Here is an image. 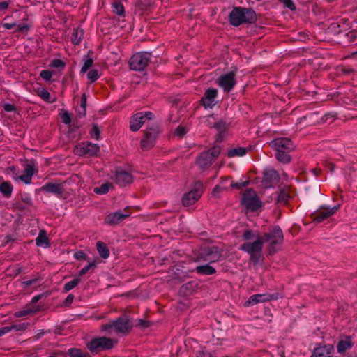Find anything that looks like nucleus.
<instances>
[{
  "label": "nucleus",
  "instance_id": "nucleus-1",
  "mask_svg": "<svg viewBox=\"0 0 357 357\" xmlns=\"http://www.w3.org/2000/svg\"><path fill=\"white\" fill-rule=\"evenodd\" d=\"M256 20L252 10L240 7L234 8L229 15V22L234 26H239L243 23H252Z\"/></svg>",
  "mask_w": 357,
  "mask_h": 357
},
{
  "label": "nucleus",
  "instance_id": "nucleus-2",
  "mask_svg": "<svg viewBox=\"0 0 357 357\" xmlns=\"http://www.w3.org/2000/svg\"><path fill=\"white\" fill-rule=\"evenodd\" d=\"M117 344V340L107 337H98L92 339L86 344L87 349L92 353L112 349Z\"/></svg>",
  "mask_w": 357,
  "mask_h": 357
},
{
  "label": "nucleus",
  "instance_id": "nucleus-3",
  "mask_svg": "<svg viewBox=\"0 0 357 357\" xmlns=\"http://www.w3.org/2000/svg\"><path fill=\"white\" fill-rule=\"evenodd\" d=\"M132 323L128 318H119L102 325V330L105 331H114L117 334L125 335L132 328Z\"/></svg>",
  "mask_w": 357,
  "mask_h": 357
},
{
  "label": "nucleus",
  "instance_id": "nucleus-4",
  "mask_svg": "<svg viewBox=\"0 0 357 357\" xmlns=\"http://www.w3.org/2000/svg\"><path fill=\"white\" fill-rule=\"evenodd\" d=\"M204 261L205 264L196 267V271L199 274L212 275L215 273V269L209 265V264L215 262L219 259L220 255L216 251L206 250L204 252Z\"/></svg>",
  "mask_w": 357,
  "mask_h": 357
},
{
  "label": "nucleus",
  "instance_id": "nucleus-5",
  "mask_svg": "<svg viewBox=\"0 0 357 357\" xmlns=\"http://www.w3.org/2000/svg\"><path fill=\"white\" fill-rule=\"evenodd\" d=\"M266 242L268 243L269 252L274 253L278 250V246L280 245L283 241V234L282 229L275 227L266 235Z\"/></svg>",
  "mask_w": 357,
  "mask_h": 357
},
{
  "label": "nucleus",
  "instance_id": "nucleus-6",
  "mask_svg": "<svg viewBox=\"0 0 357 357\" xmlns=\"http://www.w3.org/2000/svg\"><path fill=\"white\" fill-rule=\"evenodd\" d=\"M151 60V53L148 52H138L134 54L130 61L132 70L141 71L148 65Z\"/></svg>",
  "mask_w": 357,
  "mask_h": 357
},
{
  "label": "nucleus",
  "instance_id": "nucleus-7",
  "mask_svg": "<svg viewBox=\"0 0 357 357\" xmlns=\"http://www.w3.org/2000/svg\"><path fill=\"white\" fill-rule=\"evenodd\" d=\"M220 153V147L214 146L210 150L204 151L200 154L197 158V164L202 169H204L209 166L214 160L219 155Z\"/></svg>",
  "mask_w": 357,
  "mask_h": 357
},
{
  "label": "nucleus",
  "instance_id": "nucleus-8",
  "mask_svg": "<svg viewBox=\"0 0 357 357\" xmlns=\"http://www.w3.org/2000/svg\"><path fill=\"white\" fill-rule=\"evenodd\" d=\"M242 204L250 211H255L261 206V202L251 189L245 190L242 196Z\"/></svg>",
  "mask_w": 357,
  "mask_h": 357
},
{
  "label": "nucleus",
  "instance_id": "nucleus-9",
  "mask_svg": "<svg viewBox=\"0 0 357 357\" xmlns=\"http://www.w3.org/2000/svg\"><path fill=\"white\" fill-rule=\"evenodd\" d=\"M202 193V183L201 182L195 183L193 188L187 193L184 194L182 203L185 206H190L195 204L201 197Z\"/></svg>",
  "mask_w": 357,
  "mask_h": 357
},
{
  "label": "nucleus",
  "instance_id": "nucleus-10",
  "mask_svg": "<svg viewBox=\"0 0 357 357\" xmlns=\"http://www.w3.org/2000/svg\"><path fill=\"white\" fill-rule=\"evenodd\" d=\"M217 83L225 92H229L236 84L234 72H229L220 76Z\"/></svg>",
  "mask_w": 357,
  "mask_h": 357
},
{
  "label": "nucleus",
  "instance_id": "nucleus-11",
  "mask_svg": "<svg viewBox=\"0 0 357 357\" xmlns=\"http://www.w3.org/2000/svg\"><path fill=\"white\" fill-rule=\"evenodd\" d=\"M153 116L150 112L137 113L130 120V130L134 132L139 130L144 123L145 119H151Z\"/></svg>",
  "mask_w": 357,
  "mask_h": 357
},
{
  "label": "nucleus",
  "instance_id": "nucleus-12",
  "mask_svg": "<svg viewBox=\"0 0 357 357\" xmlns=\"http://www.w3.org/2000/svg\"><path fill=\"white\" fill-rule=\"evenodd\" d=\"M77 155H96L99 151V146L91 142H83L77 145L74 150Z\"/></svg>",
  "mask_w": 357,
  "mask_h": 357
},
{
  "label": "nucleus",
  "instance_id": "nucleus-13",
  "mask_svg": "<svg viewBox=\"0 0 357 357\" xmlns=\"http://www.w3.org/2000/svg\"><path fill=\"white\" fill-rule=\"evenodd\" d=\"M158 133L157 128H151L145 133L144 137L141 141V146L143 149L148 150L153 147L155 143Z\"/></svg>",
  "mask_w": 357,
  "mask_h": 357
},
{
  "label": "nucleus",
  "instance_id": "nucleus-14",
  "mask_svg": "<svg viewBox=\"0 0 357 357\" xmlns=\"http://www.w3.org/2000/svg\"><path fill=\"white\" fill-rule=\"evenodd\" d=\"M270 144L276 151H290L294 148V144L289 138H278L271 141Z\"/></svg>",
  "mask_w": 357,
  "mask_h": 357
},
{
  "label": "nucleus",
  "instance_id": "nucleus-15",
  "mask_svg": "<svg viewBox=\"0 0 357 357\" xmlns=\"http://www.w3.org/2000/svg\"><path fill=\"white\" fill-rule=\"evenodd\" d=\"M262 249V241L257 238L254 242H246L242 245V250L251 255L253 257L255 255H259Z\"/></svg>",
  "mask_w": 357,
  "mask_h": 357
},
{
  "label": "nucleus",
  "instance_id": "nucleus-16",
  "mask_svg": "<svg viewBox=\"0 0 357 357\" xmlns=\"http://www.w3.org/2000/svg\"><path fill=\"white\" fill-rule=\"evenodd\" d=\"M338 208L339 205H336L331 208H321L315 214L314 220L317 222H321L325 219L329 218L331 215H333Z\"/></svg>",
  "mask_w": 357,
  "mask_h": 357
},
{
  "label": "nucleus",
  "instance_id": "nucleus-17",
  "mask_svg": "<svg viewBox=\"0 0 357 357\" xmlns=\"http://www.w3.org/2000/svg\"><path fill=\"white\" fill-rule=\"evenodd\" d=\"M217 90L215 89H208L205 92L204 96L202 98V102L205 108H212L215 102L217 97Z\"/></svg>",
  "mask_w": 357,
  "mask_h": 357
},
{
  "label": "nucleus",
  "instance_id": "nucleus-18",
  "mask_svg": "<svg viewBox=\"0 0 357 357\" xmlns=\"http://www.w3.org/2000/svg\"><path fill=\"white\" fill-rule=\"evenodd\" d=\"M278 182V174L273 169H266L264 174V183L266 188H271Z\"/></svg>",
  "mask_w": 357,
  "mask_h": 357
},
{
  "label": "nucleus",
  "instance_id": "nucleus-19",
  "mask_svg": "<svg viewBox=\"0 0 357 357\" xmlns=\"http://www.w3.org/2000/svg\"><path fill=\"white\" fill-rule=\"evenodd\" d=\"M334 351L331 344L319 346L314 349L312 357H331Z\"/></svg>",
  "mask_w": 357,
  "mask_h": 357
},
{
  "label": "nucleus",
  "instance_id": "nucleus-20",
  "mask_svg": "<svg viewBox=\"0 0 357 357\" xmlns=\"http://www.w3.org/2000/svg\"><path fill=\"white\" fill-rule=\"evenodd\" d=\"M112 179L119 185L123 186L132 181V176L130 174L126 172L119 171L116 172Z\"/></svg>",
  "mask_w": 357,
  "mask_h": 357
},
{
  "label": "nucleus",
  "instance_id": "nucleus-21",
  "mask_svg": "<svg viewBox=\"0 0 357 357\" xmlns=\"http://www.w3.org/2000/svg\"><path fill=\"white\" fill-rule=\"evenodd\" d=\"M128 213H123L121 211H117L109 214L105 219V223L107 225H116L123 221L125 218L128 217Z\"/></svg>",
  "mask_w": 357,
  "mask_h": 357
},
{
  "label": "nucleus",
  "instance_id": "nucleus-22",
  "mask_svg": "<svg viewBox=\"0 0 357 357\" xmlns=\"http://www.w3.org/2000/svg\"><path fill=\"white\" fill-rule=\"evenodd\" d=\"M34 173V168L33 165L29 164L27 165L24 170L23 174L15 176V180H20L24 182L25 184H30L31 183L32 176Z\"/></svg>",
  "mask_w": 357,
  "mask_h": 357
},
{
  "label": "nucleus",
  "instance_id": "nucleus-23",
  "mask_svg": "<svg viewBox=\"0 0 357 357\" xmlns=\"http://www.w3.org/2000/svg\"><path fill=\"white\" fill-rule=\"evenodd\" d=\"M273 299V296L267 294H259L251 296L245 302V305H255L259 303H264Z\"/></svg>",
  "mask_w": 357,
  "mask_h": 357
},
{
  "label": "nucleus",
  "instance_id": "nucleus-24",
  "mask_svg": "<svg viewBox=\"0 0 357 357\" xmlns=\"http://www.w3.org/2000/svg\"><path fill=\"white\" fill-rule=\"evenodd\" d=\"M208 126L216 129L220 133H222L226 129V124L222 121H216L215 118L213 116H210L207 119Z\"/></svg>",
  "mask_w": 357,
  "mask_h": 357
},
{
  "label": "nucleus",
  "instance_id": "nucleus-25",
  "mask_svg": "<svg viewBox=\"0 0 357 357\" xmlns=\"http://www.w3.org/2000/svg\"><path fill=\"white\" fill-rule=\"evenodd\" d=\"M39 310L38 307H26L24 310L17 311L15 313V317H22L28 316L30 314H33Z\"/></svg>",
  "mask_w": 357,
  "mask_h": 357
},
{
  "label": "nucleus",
  "instance_id": "nucleus-26",
  "mask_svg": "<svg viewBox=\"0 0 357 357\" xmlns=\"http://www.w3.org/2000/svg\"><path fill=\"white\" fill-rule=\"evenodd\" d=\"M43 190L47 192L55 195L61 194V189L59 184L48 183L43 187Z\"/></svg>",
  "mask_w": 357,
  "mask_h": 357
},
{
  "label": "nucleus",
  "instance_id": "nucleus-27",
  "mask_svg": "<svg viewBox=\"0 0 357 357\" xmlns=\"http://www.w3.org/2000/svg\"><path fill=\"white\" fill-rule=\"evenodd\" d=\"M96 247L99 255L103 258L107 259L109 255V250L104 243L98 241L96 243Z\"/></svg>",
  "mask_w": 357,
  "mask_h": 357
},
{
  "label": "nucleus",
  "instance_id": "nucleus-28",
  "mask_svg": "<svg viewBox=\"0 0 357 357\" xmlns=\"http://www.w3.org/2000/svg\"><path fill=\"white\" fill-rule=\"evenodd\" d=\"M84 36L83 31L79 29H75L73 31L71 36V41L73 44L77 45L79 44Z\"/></svg>",
  "mask_w": 357,
  "mask_h": 357
},
{
  "label": "nucleus",
  "instance_id": "nucleus-29",
  "mask_svg": "<svg viewBox=\"0 0 357 357\" xmlns=\"http://www.w3.org/2000/svg\"><path fill=\"white\" fill-rule=\"evenodd\" d=\"M247 150L243 147H236L230 149L227 155L229 157H242L245 155Z\"/></svg>",
  "mask_w": 357,
  "mask_h": 357
},
{
  "label": "nucleus",
  "instance_id": "nucleus-30",
  "mask_svg": "<svg viewBox=\"0 0 357 357\" xmlns=\"http://www.w3.org/2000/svg\"><path fill=\"white\" fill-rule=\"evenodd\" d=\"M36 243L38 246L43 248H47L49 246L47 237L44 231H40L38 236L36 239Z\"/></svg>",
  "mask_w": 357,
  "mask_h": 357
},
{
  "label": "nucleus",
  "instance_id": "nucleus-31",
  "mask_svg": "<svg viewBox=\"0 0 357 357\" xmlns=\"http://www.w3.org/2000/svg\"><path fill=\"white\" fill-rule=\"evenodd\" d=\"M351 347V342L349 338L340 340L337 346L338 352L342 353Z\"/></svg>",
  "mask_w": 357,
  "mask_h": 357
},
{
  "label": "nucleus",
  "instance_id": "nucleus-32",
  "mask_svg": "<svg viewBox=\"0 0 357 357\" xmlns=\"http://www.w3.org/2000/svg\"><path fill=\"white\" fill-rule=\"evenodd\" d=\"M112 187V184L109 183H105L99 187H96L93 189V192L98 195H105L109 192Z\"/></svg>",
  "mask_w": 357,
  "mask_h": 357
},
{
  "label": "nucleus",
  "instance_id": "nucleus-33",
  "mask_svg": "<svg viewBox=\"0 0 357 357\" xmlns=\"http://www.w3.org/2000/svg\"><path fill=\"white\" fill-rule=\"evenodd\" d=\"M13 191L11 185L8 182H3L0 184V192L6 197H9Z\"/></svg>",
  "mask_w": 357,
  "mask_h": 357
},
{
  "label": "nucleus",
  "instance_id": "nucleus-34",
  "mask_svg": "<svg viewBox=\"0 0 357 357\" xmlns=\"http://www.w3.org/2000/svg\"><path fill=\"white\" fill-rule=\"evenodd\" d=\"M38 95L45 101L47 102H53L54 100L51 99V96L48 91L44 88L38 90Z\"/></svg>",
  "mask_w": 357,
  "mask_h": 357
},
{
  "label": "nucleus",
  "instance_id": "nucleus-35",
  "mask_svg": "<svg viewBox=\"0 0 357 357\" xmlns=\"http://www.w3.org/2000/svg\"><path fill=\"white\" fill-rule=\"evenodd\" d=\"M68 354L70 357H89L88 354L77 348H71L68 350Z\"/></svg>",
  "mask_w": 357,
  "mask_h": 357
},
{
  "label": "nucleus",
  "instance_id": "nucleus-36",
  "mask_svg": "<svg viewBox=\"0 0 357 357\" xmlns=\"http://www.w3.org/2000/svg\"><path fill=\"white\" fill-rule=\"evenodd\" d=\"M289 151H276L275 156L279 161H280L283 163H287V162H289L290 160L289 155L287 153Z\"/></svg>",
  "mask_w": 357,
  "mask_h": 357
},
{
  "label": "nucleus",
  "instance_id": "nucleus-37",
  "mask_svg": "<svg viewBox=\"0 0 357 357\" xmlns=\"http://www.w3.org/2000/svg\"><path fill=\"white\" fill-rule=\"evenodd\" d=\"M112 10L114 13L119 15V17H123L124 8L121 3L114 2L112 4Z\"/></svg>",
  "mask_w": 357,
  "mask_h": 357
},
{
  "label": "nucleus",
  "instance_id": "nucleus-38",
  "mask_svg": "<svg viewBox=\"0 0 357 357\" xmlns=\"http://www.w3.org/2000/svg\"><path fill=\"white\" fill-rule=\"evenodd\" d=\"M100 77V73L98 70L91 69L88 72L87 78L91 82H94Z\"/></svg>",
  "mask_w": 357,
  "mask_h": 357
},
{
  "label": "nucleus",
  "instance_id": "nucleus-39",
  "mask_svg": "<svg viewBox=\"0 0 357 357\" xmlns=\"http://www.w3.org/2000/svg\"><path fill=\"white\" fill-rule=\"evenodd\" d=\"M79 282H80L79 278H75L74 280L68 282L64 286L65 290L66 291H68L73 289L74 287H75L78 284V283Z\"/></svg>",
  "mask_w": 357,
  "mask_h": 357
},
{
  "label": "nucleus",
  "instance_id": "nucleus-40",
  "mask_svg": "<svg viewBox=\"0 0 357 357\" xmlns=\"http://www.w3.org/2000/svg\"><path fill=\"white\" fill-rule=\"evenodd\" d=\"M50 66L54 68H63L65 63L59 59H54L51 61Z\"/></svg>",
  "mask_w": 357,
  "mask_h": 357
},
{
  "label": "nucleus",
  "instance_id": "nucleus-41",
  "mask_svg": "<svg viewBox=\"0 0 357 357\" xmlns=\"http://www.w3.org/2000/svg\"><path fill=\"white\" fill-rule=\"evenodd\" d=\"M15 27H16V29L14 31V33H16V32H25V31H27L29 29V25L27 24H24V23L18 24H17Z\"/></svg>",
  "mask_w": 357,
  "mask_h": 357
},
{
  "label": "nucleus",
  "instance_id": "nucleus-42",
  "mask_svg": "<svg viewBox=\"0 0 357 357\" xmlns=\"http://www.w3.org/2000/svg\"><path fill=\"white\" fill-rule=\"evenodd\" d=\"M93 60L91 59H87L84 62V64L82 65V67L81 68L82 73L86 72L93 65Z\"/></svg>",
  "mask_w": 357,
  "mask_h": 357
},
{
  "label": "nucleus",
  "instance_id": "nucleus-43",
  "mask_svg": "<svg viewBox=\"0 0 357 357\" xmlns=\"http://www.w3.org/2000/svg\"><path fill=\"white\" fill-rule=\"evenodd\" d=\"M53 73L50 70H42L40 73V77L45 81H50Z\"/></svg>",
  "mask_w": 357,
  "mask_h": 357
},
{
  "label": "nucleus",
  "instance_id": "nucleus-44",
  "mask_svg": "<svg viewBox=\"0 0 357 357\" xmlns=\"http://www.w3.org/2000/svg\"><path fill=\"white\" fill-rule=\"evenodd\" d=\"M95 266H96L95 261L89 262L86 266H84L79 271V275H83L86 274L91 268L94 267Z\"/></svg>",
  "mask_w": 357,
  "mask_h": 357
},
{
  "label": "nucleus",
  "instance_id": "nucleus-45",
  "mask_svg": "<svg viewBox=\"0 0 357 357\" xmlns=\"http://www.w3.org/2000/svg\"><path fill=\"white\" fill-rule=\"evenodd\" d=\"M29 326V323H22L19 324H15L11 326L12 329L16 331H24Z\"/></svg>",
  "mask_w": 357,
  "mask_h": 357
},
{
  "label": "nucleus",
  "instance_id": "nucleus-46",
  "mask_svg": "<svg viewBox=\"0 0 357 357\" xmlns=\"http://www.w3.org/2000/svg\"><path fill=\"white\" fill-rule=\"evenodd\" d=\"M61 119L63 121V122L66 124H69L71 122V118H70V116L69 114V113L66 111L63 112L61 114Z\"/></svg>",
  "mask_w": 357,
  "mask_h": 357
},
{
  "label": "nucleus",
  "instance_id": "nucleus-47",
  "mask_svg": "<svg viewBox=\"0 0 357 357\" xmlns=\"http://www.w3.org/2000/svg\"><path fill=\"white\" fill-rule=\"evenodd\" d=\"M188 132L187 128L185 126H180L176 130V134L178 137H183Z\"/></svg>",
  "mask_w": 357,
  "mask_h": 357
},
{
  "label": "nucleus",
  "instance_id": "nucleus-48",
  "mask_svg": "<svg viewBox=\"0 0 357 357\" xmlns=\"http://www.w3.org/2000/svg\"><path fill=\"white\" fill-rule=\"evenodd\" d=\"M282 3H284L285 7L289 8L291 10H294L296 9V6L294 4L293 1L291 0H279Z\"/></svg>",
  "mask_w": 357,
  "mask_h": 357
},
{
  "label": "nucleus",
  "instance_id": "nucleus-49",
  "mask_svg": "<svg viewBox=\"0 0 357 357\" xmlns=\"http://www.w3.org/2000/svg\"><path fill=\"white\" fill-rule=\"evenodd\" d=\"M2 107L5 111L8 112L15 111L16 109L15 105L10 103H4Z\"/></svg>",
  "mask_w": 357,
  "mask_h": 357
},
{
  "label": "nucleus",
  "instance_id": "nucleus-50",
  "mask_svg": "<svg viewBox=\"0 0 357 357\" xmlns=\"http://www.w3.org/2000/svg\"><path fill=\"white\" fill-rule=\"evenodd\" d=\"M91 135L92 137L98 139L100 132L98 128L96 126H93L91 132Z\"/></svg>",
  "mask_w": 357,
  "mask_h": 357
},
{
  "label": "nucleus",
  "instance_id": "nucleus-51",
  "mask_svg": "<svg viewBox=\"0 0 357 357\" xmlns=\"http://www.w3.org/2000/svg\"><path fill=\"white\" fill-rule=\"evenodd\" d=\"M225 188H226L225 186H222L221 185H218L214 188L212 194L213 196L216 197L218 193H219L223 189H225Z\"/></svg>",
  "mask_w": 357,
  "mask_h": 357
},
{
  "label": "nucleus",
  "instance_id": "nucleus-52",
  "mask_svg": "<svg viewBox=\"0 0 357 357\" xmlns=\"http://www.w3.org/2000/svg\"><path fill=\"white\" fill-rule=\"evenodd\" d=\"M247 183H248V181H245V182H235V183L232 182V183H231L230 186L231 188H241L242 186L245 185Z\"/></svg>",
  "mask_w": 357,
  "mask_h": 357
},
{
  "label": "nucleus",
  "instance_id": "nucleus-53",
  "mask_svg": "<svg viewBox=\"0 0 357 357\" xmlns=\"http://www.w3.org/2000/svg\"><path fill=\"white\" fill-rule=\"evenodd\" d=\"M17 25V24L15 22H12V23H6V22H3L2 24V26L6 29H11L14 27H15Z\"/></svg>",
  "mask_w": 357,
  "mask_h": 357
},
{
  "label": "nucleus",
  "instance_id": "nucleus-54",
  "mask_svg": "<svg viewBox=\"0 0 357 357\" xmlns=\"http://www.w3.org/2000/svg\"><path fill=\"white\" fill-rule=\"evenodd\" d=\"M74 257L76 259H86V255L84 252H77L74 254Z\"/></svg>",
  "mask_w": 357,
  "mask_h": 357
},
{
  "label": "nucleus",
  "instance_id": "nucleus-55",
  "mask_svg": "<svg viewBox=\"0 0 357 357\" xmlns=\"http://www.w3.org/2000/svg\"><path fill=\"white\" fill-rule=\"evenodd\" d=\"M12 330L11 326H5L0 328V336L3 335L4 334L8 333Z\"/></svg>",
  "mask_w": 357,
  "mask_h": 357
},
{
  "label": "nucleus",
  "instance_id": "nucleus-56",
  "mask_svg": "<svg viewBox=\"0 0 357 357\" xmlns=\"http://www.w3.org/2000/svg\"><path fill=\"white\" fill-rule=\"evenodd\" d=\"M243 236L245 240H250L252 238L253 234L251 231L248 230L243 234Z\"/></svg>",
  "mask_w": 357,
  "mask_h": 357
},
{
  "label": "nucleus",
  "instance_id": "nucleus-57",
  "mask_svg": "<svg viewBox=\"0 0 357 357\" xmlns=\"http://www.w3.org/2000/svg\"><path fill=\"white\" fill-rule=\"evenodd\" d=\"M86 100L85 98L82 97L81 100V107L82 108V112H80L82 115L85 114V110H86Z\"/></svg>",
  "mask_w": 357,
  "mask_h": 357
},
{
  "label": "nucleus",
  "instance_id": "nucleus-58",
  "mask_svg": "<svg viewBox=\"0 0 357 357\" xmlns=\"http://www.w3.org/2000/svg\"><path fill=\"white\" fill-rule=\"evenodd\" d=\"M10 4L9 1H0V11L4 10L6 8H8V6Z\"/></svg>",
  "mask_w": 357,
  "mask_h": 357
},
{
  "label": "nucleus",
  "instance_id": "nucleus-59",
  "mask_svg": "<svg viewBox=\"0 0 357 357\" xmlns=\"http://www.w3.org/2000/svg\"><path fill=\"white\" fill-rule=\"evenodd\" d=\"M37 282V279H33V280H28L23 282V284L25 287L30 286Z\"/></svg>",
  "mask_w": 357,
  "mask_h": 357
},
{
  "label": "nucleus",
  "instance_id": "nucleus-60",
  "mask_svg": "<svg viewBox=\"0 0 357 357\" xmlns=\"http://www.w3.org/2000/svg\"><path fill=\"white\" fill-rule=\"evenodd\" d=\"M287 197L288 196L285 192H282L280 195L278 197V200L280 202H286Z\"/></svg>",
  "mask_w": 357,
  "mask_h": 357
},
{
  "label": "nucleus",
  "instance_id": "nucleus-61",
  "mask_svg": "<svg viewBox=\"0 0 357 357\" xmlns=\"http://www.w3.org/2000/svg\"><path fill=\"white\" fill-rule=\"evenodd\" d=\"M197 357H212V356L209 353L200 351L198 353Z\"/></svg>",
  "mask_w": 357,
  "mask_h": 357
},
{
  "label": "nucleus",
  "instance_id": "nucleus-62",
  "mask_svg": "<svg viewBox=\"0 0 357 357\" xmlns=\"http://www.w3.org/2000/svg\"><path fill=\"white\" fill-rule=\"evenodd\" d=\"M73 300V296L68 295L67 298H66L67 302H72Z\"/></svg>",
  "mask_w": 357,
  "mask_h": 357
},
{
  "label": "nucleus",
  "instance_id": "nucleus-63",
  "mask_svg": "<svg viewBox=\"0 0 357 357\" xmlns=\"http://www.w3.org/2000/svg\"><path fill=\"white\" fill-rule=\"evenodd\" d=\"M39 298H40V296H35V297L33 298L32 302L33 303H36V302H37L39 300Z\"/></svg>",
  "mask_w": 357,
  "mask_h": 357
},
{
  "label": "nucleus",
  "instance_id": "nucleus-64",
  "mask_svg": "<svg viewBox=\"0 0 357 357\" xmlns=\"http://www.w3.org/2000/svg\"><path fill=\"white\" fill-rule=\"evenodd\" d=\"M38 335H38V337H40V336H42V335L44 334V331H43V330H41V331H38Z\"/></svg>",
  "mask_w": 357,
  "mask_h": 357
}]
</instances>
